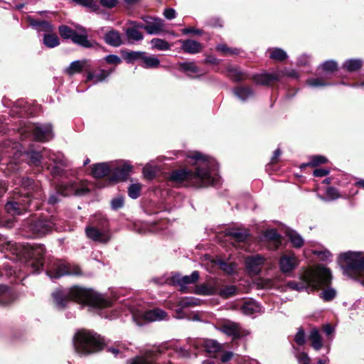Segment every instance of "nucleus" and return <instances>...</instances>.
<instances>
[{
	"mask_svg": "<svg viewBox=\"0 0 364 364\" xmlns=\"http://www.w3.org/2000/svg\"><path fill=\"white\" fill-rule=\"evenodd\" d=\"M187 166L173 171L169 180L194 188L217 186L220 183L219 165L216 160L196 151L186 157Z\"/></svg>",
	"mask_w": 364,
	"mask_h": 364,
	"instance_id": "f257e3e1",
	"label": "nucleus"
},
{
	"mask_svg": "<svg viewBox=\"0 0 364 364\" xmlns=\"http://www.w3.org/2000/svg\"><path fill=\"white\" fill-rule=\"evenodd\" d=\"M52 296L55 305L60 309L64 308L67 303L72 300L87 303L99 308L111 305L110 301L105 299L102 295L77 287L70 289H57L53 291Z\"/></svg>",
	"mask_w": 364,
	"mask_h": 364,
	"instance_id": "f03ea898",
	"label": "nucleus"
},
{
	"mask_svg": "<svg viewBox=\"0 0 364 364\" xmlns=\"http://www.w3.org/2000/svg\"><path fill=\"white\" fill-rule=\"evenodd\" d=\"M12 129L16 132L21 140L32 139L33 140L46 142L54 137L53 126L50 123H33L29 121L19 120Z\"/></svg>",
	"mask_w": 364,
	"mask_h": 364,
	"instance_id": "7ed1b4c3",
	"label": "nucleus"
},
{
	"mask_svg": "<svg viewBox=\"0 0 364 364\" xmlns=\"http://www.w3.org/2000/svg\"><path fill=\"white\" fill-rule=\"evenodd\" d=\"M331 274L328 269L318 264L315 267H310L306 269L301 275L303 284L299 286L296 282H290L289 287L292 289L301 290L311 289V290L318 289L322 287L328 286L331 281Z\"/></svg>",
	"mask_w": 364,
	"mask_h": 364,
	"instance_id": "20e7f679",
	"label": "nucleus"
},
{
	"mask_svg": "<svg viewBox=\"0 0 364 364\" xmlns=\"http://www.w3.org/2000/svg\"><path fill=\"white\" fill-rule=\"evenodd\" d=\"M104 345V339L100 335L87 330L78 331L74 338L75 349L82 355L98 352L102 349Z\"/></svg>",
	"mask_w": 364,
	"mask_h": 364,
	"instance_id": "39448f33",
	"label": "nucleus"
},
{
	"mask_svg": "<svg viewBox=\"0 0 364 364\" xmlns=\"http://www.w3.org/2000/svg\"><path fill=\"white\" fill-rule=\"evenodd\" d=\"M58 219L55 215H42L38 218L26 220L23 224V228L31 237H42L53 230H58Z\"/></svg>",
	"mask_w": 364,
	"mask_h": 364,
	"instance_id": "423d86ee",
	"label": "nucleus"
},
{
	"mask_svg": "<svg viewBox=\"0 0 364 364\" xmlns=\"http://www.w3.org/2000/svg\"><path fill=\"white\" fill-rule=\"evenodd\" d=\"M77 28L79 32L68 26L60 25L58 27V32L63 38L70 39L73 43L85 48H94L98 45L96 41L88 39V34L85 28L79 26Z\"/></svg>",
	"mask_w": 364,
	"mask_h": 364,
	"instance_id": "0eeeda50",
	"label": "nucleus"
},
{
	"mask_svg": "<svg viewBox=\"0 0 364 364\" xmlns=\"http://www.w3.org/2000/svg\"><path fill=\"white\" fill-rule=\"evenodd\" d=\"M252 235L249 229L242 225H236L225 228L222 232H217L216 237L223 246L225 242L221 240L222 237H225V241L234 242H246L250 240Z\"/></svg>",
	"mask_w": 364,
	"mask_h": 364,
	"instance_id": "6e6552de",
	"label": "nucleus"
},
{
	"mask_svg": "<svg viewBox=\"0 0 364 364\" xmlns=\"http://www.w3.org/2000/svg\"><path fill=\"white\" fill-rule=\"evenodd\" d=\"M340 264L356 272L364 271V257L359 252H345L339 257Z\"/></svg>",
	"mask_w": 364,
	"mask_h": 364,
	"instance_id": "1a4fd4ad",
	"label": "nucleus"
},
{
	"mask_svg": "<svg viewBox=\"0 0 364 364\" xmlns=\"http://www.w3.org/2000/svg\"><path fill=\"white\" fill-rule=\"evenodd\" d=\"M85 233L89 239L100 244H107L112 238V233L107 221L102 227H86Z\"/></svg>",
	"mask_w": 364,
	"mask_h": 364,
	"instance_id": "9d476101",
	"label": "nucleus"
},
{
	"mask_svg": "<svg viewBox=\"0 0 364 364\" xmlns=\"http://www.w3.org/2000/svg\"><path fill=\"white\" fill-rule=\"evenodd\" d=\"M62 196H82L90 193V189L84 185H79L75 181L61 183L58 186Z\"/></svg>",
	"mask_w": 364,
	"mask_h": 364,
	"instance_id": "9b49d317",
	"label": "nucleus"
},
{
	"mask_svg": "<svg viewBox=\"0 0 364 364\" xmlns=\"http://www.w3.org/2000/svg\"><path fill=\"white\" fill-rule=\"evenodd\" d=\"M259 241L273 247L276 250L282 244V236L276 228L268 227L259 236Z\"/></svg>",
	"mask_w": 364,
	"mask_h": 364,
	"instance_id": "f8f14e48",
	"label": "nucleus"
},
{
	"mask_svg": "<svg viewBox=\"0 0 364 364\" xmlns=\"http://www.w3.org/2000/svg\"><path fill=\"white\" fill-rule=\"evenodd\" d=\"M166 221L161 218L159 221L144 222L135 224L134 228L136 232L139 234L162 233L166 228Z\"/></svg>",
	"mask_w": 364,
	"mask_h": 364,
	"instance_id": "ddd939ff",
	"label": "nucleus"
},
{
	"mask_svg": "<svg viewBox=\"0 0 364 364\" xmlns=\"http://www.w3.org/2000/svg\"><path fill=\"white\" fill-rule=\"evenodd\" d=\"M141 20L144 22L145 31L149 35L160 33L164 26V21L159 17L151 16H142Z\"/></svg>",
	"mask_w": 364,
	"mask_h": 364,
	"instance_id": "4468645a",
	"label": "nucleus"
},
{
	"mask_svg": "<svg viewBox=\"0 0 364 364\" xmlns=\"http://www.w3.org/2000/svg\"><path fill=\"white\" fill-rule=\"evenodd\" d=\"M92 68V61L89 59L77 60L70 63V65L65 69V73L69 76L75 74L86 73Z\"/></svg>",
	"mask_w": 364,
	"mask_h": 364,
	"instance_id": "2eb2a0df",
	"label": "nucleus"
},
{
	"mask_svg": "<svg viewBox=\"0 0 364 364\" xmlns=\"http://www.w3.org/2000/svg\"><path fill=\"white\" fill-rule=\"evenodd\" d=\"M194 346L196 348L203 347L207 353L213 354L214 357H216L218 353L223 350L224 346V345L211 339H198L194 341Z\"/></svg>",
	"mask_w": 364,
	"mask_h": 364,
	"instance_id": "dca6fc26",
	"label": "nucleus"
},
{
	"mask_svg": "<svg viewBox=\"0 0 364 364\" xmlns=\"http://www.w3.org/2000/svg\"><path fill=\"white\" fill-rule=\"evenodd\" d=\"M233 95L242 103H246L255 96L254 89L248 85H237L232 88Z\"/></svg>",
	"mask_w": 364,
	"mask_h": 364,
	"instance_id": "f3484780",
	"label": "nucleus"
},
{
	"mask_svg": "<svg viewBox=\"0 0 364 364\" xmlns=\"http://www.w3.org/2000/svg\"><path fill=\"white\" fill-rule=\"evenodd\" d=\"M33 112V107L23 99L18 100L11 110L12 115L22 119L32 116Z\"/></svg>",
	"mask_w": 364,
	"mask_h": 364,
	"instance_id": "a211bd4d",
	"label": "nucleus"
},
{
	"mask_svg": "<svg viewBox=\"0 0 364 364\" xmlns=\"http://www.w3.org/2000/svg\"><path fill=\"white\" fill-rule=\"evenodd\" d=\"M220 331L232 336L234 339L240 338L250 333L248 331L242 329L237 323L230 321L223 323L220 326Z\"/></svg>",
	"mask_w": 364,
	"mask_h": 364,
	"instance_id": "6ab92c4d",
	"label": "nucleus"
},
{
	"mask_svg": "<svg viewBox=\"0 0 364 364\" xmlns=\"http://www.w3.org/2000/svg\"><path fill=\"white\" fill-rule=\"evenodd\" d=\"M25 154L28 160V164L30 166H34L36 167L42 166L43 158H47V151L43 148L42 151L35 150L33 146H30L27 151H25Z\"/></svg>",
	"mask_w": 364,
	"mask_h": 364,
	"instance_id": "aec40b11",
	"label": "nucleus"
},
{
	"mask_svg": "<svg viewBox=\"0 0 364 364\" xmlns=\"http://www.w3.org/2000/svg\"><path fill=\"white\" fill-rule=\"evenodd\" d=\"M25 258V262L28 266H31L34 271L39 270L43 265L44 257L40 252H22Z\"/></svg>",
	"mask_w": 364,
	"mask_h": 364,
	"instance_id": "412c9836",
	"label": "nucleus"
},
{
	"mask_svg": "<svg viewBox=\"0 0 364 364\" xmlns=\"http://www.w3.org/2000/svg\"><path fill=\"white\" fill-rule=\"evenodd\" d=\"M264 261V259L259 255L247 257L245 259V265L249 273L252 275L258 274L261 271V267Z\"/></svg>",
	"mask_w": 364,
	"mask_h": 364,
	"instance_id": "4be33fe9",
	"label": "nucleus"
},
{
	"mask_svg": "<svg viewBox=\"0 0 364 364\" xmlns=\"http://www.w3.org/2000/svg\"><path fill=\"white\" fill-rule=\"evenodd\" d=\"M199 278V273L194 271L189 276H181L180 274H175L171 278V282L173 284L179 285L182 290H183L187 285L195 284Z\"/></svg>",
	"mask_w": 364,
	"mask_h": 364,
	"instance_id": "5701e85b",
	"label": "nucleus"
},
{
	"mask_svg": "<svg viewBox=\"0 0 364 364\" xmlns=\"http://www.w3.org/2000/svg\"><path fill=\"white\" fill-rule=\"evenodd\" d=\"M26 19L30 26L38 32L43 31L50 33L54 31V26L48 21L36 19L31 16H27Z\"/></svg>",
	"mask_w": 364,
	"mask_h": 364,
	"instance_id": "b1692460",
	"label": "nucleus"
},
{
	"mask_svg": "<svg viewBox=\"0 0 364 364\" xmlns=\"http://www.w3.org/2000/svg\"><path fill=\"white\" fill-rule=\"evenodd\" d=\"M252 80L259 85H269L272 82L279 81L277 70L272 73L263 72L252 76Z\"/></svg>",
	"mask_w": 364,
	"mask_h": 364,
	"instance_id": "393cba45",
	"label": "nucleus"
},
{
	"mask_svg": "<svg viewBox=\"0 0 364 364\" xmlns=\"http://www.w3.org/2000/svg\"><path fill=\"white\" fill-rule=\"evenodd\" d=\"M114 69H100L98 72L92 71V67L86 75V81H92L94 84L104 82L112 74Z\"/></svg>",
	"mask_w": 364,
	"mask_h": 364,
	"instance_id": "a878e982",
	"label": "nucleus"
},
{
	"mask_svg": "<svg viewBox=\"0 0 364 364\" xmlns=\"http://www.w3.org/2000/svg\"><path fill=\"white\" fill-rule=\"evenodd\" d=\"M181 49L185 53L188 54H197L202 51L203 46V45L192 39L180 40Z\"/></svg>",
	"mask_w": 364,
	"mask_h": 364,
	"instance_id": "bb28decb",
	"label": "nucleus"
},
{
	"mask_svg": "<svg viewBox=\"0 0 364 364\" xmlns=\"http://www.w3.org/2000/svg\"><path fill=\"white\" fill-rule=\"evenodd\" d=\"M299 264V259L294 255H284L279 260L281 271L284 273L290 272Z\"/></svg>",
	"mask_w": 364,
	"mask_h": 364,
	"instance_id": "cd10ccee",
	"label": "nucleus"
},
{
	"mask_svg": "<svg viewBox=\"0 0 364 364\" xmlns=\"http://www.w3.org/2000/svg\"><path fill=\"white\" fill-rule=\"evenodd\" d=\"M227 77L233 82L237 83L250 78L247 72L242 71L237 66L228 65L226 67Z\"/></svg>",
	"mask_w": 364,
	"mask_h": 364,
	"instance_id": "c85d7f7f",
	"label": "nucleus"
},
{
	"mask_svg": "<svg viewBox=\"0 0 364 364\" xmlns=\"http://www.w3.org/2000/svg\"><path fill=\"white\" fill-rule=\"evenodd\" d=\"M237 287L233 285L225 286L220 289L219 290L215 289V288H206L205 287L203 290L202 293L203 294H218L220 296L223 298H229L236 294Z\"/></svg>",
	"mask_w": 364,
	"mask_h": 364,
	"instance_id": "c756f323",
	"label": "nucleus"
},
{
	"mask_svg": "<svg viewBox=\"0 0 364 364\" xmlns=\"http://www.w3.org/2000/svg\"><path fill=\"white\" fill-rule=\"evenodd\" d=\"M338 68V63L334 60H328L322 63L317 69L318 75H323L326 79H330L331 75Z\"/></svg>",
	"mask_w": 364,
	"mask_h": 364,
	"instance_id": "7c9ffc66",
	"label": "nucleus"
},
{
	"mask_svg": "<svg viewBox=\"0 0 364 364\" xmlns=\"http://www.w3.org/2000/svg\"><path fill=\"white\" fill-rule=\"evenodd\" d=\"M132 169V166L128 163L124 164L122 166L117 167L114 169L113 174L109 178V181H125L130 171Z\"/></svg>",
	"mask_w": 364,
	"mask_h": 364,
	"instance_id": "2f4dec72",
	"label": "nucleus"
},
{
	"mask_svg": "<svg viewBox=\"0 0 364 364\" xmlns=\"http://www.w3.org/2000/svg\"><path fill=\"white\" fill-rule=\"evenodd\" d=\"M90 168L91 174L95 178H103L111 173V168L107 162L94 164Z\"/></svg>",
	"mask_w": 364,
	"mask_h": 364,
	"instance_id": "473e14b6",
	"label": "nucleus"
},
{
	"mask_svg": "<svg viewBox=\"0 0 364 364\" xmlns=\"http://www.w3.org/2000/svg\"><path fill=\"white\" fill-rule=\"evenodd\" d=\"M103 39L107 45L112 47H119L123 43L121 33L114 29L107 31Z\"/></svg>",
	"mask_w": 364,
	"mask_h": 364,
	"instance_id": "72a5a7b5",
	"label": "nucleus"
},
{
	"mask_svg": "<svg viewBox=\"0 0 364 364\" xmlns=\"http://www.w3.org/2000/svg\"><path fill=\"white\" fill-rule=\"evenodd\" d=\"M284 233L294 248L300 249L302 247L304 240L299 232L289 228H286Z\"/></svg>",
	"mask_w": 364,
	"mask_h": 364,
	"instance_id": "f704fd0d",
	"label": "nucleus"
},
{
	"mask_svg": "<svg viewBox=\"0 0 364 364\" xmlns=\"http://www.w3.org/2000/svg\"><path fill=\"white\" fill-rule=\"evenodd\" d=\"M319 76L316 77L309 78L306 83L309 87L312 88H318L321 87L333 86L338 85L337 83L329 82L323 75H318Z\"/></svg>",
	"mask_w": 364,
	"mask_h": 364,
	"instance_id": "c9c22d12",
	"label": "nucleus"
},
{
	"mask_svg": "<svg viewBox=\"0 0 364 364\" xmlns=\"http://www.w3.org/2000/svg\"><path fill=\"white\" fill-rule=\"evenodd\" d=\"M166 313L159 309L147 311L143 314V318L147 321H156L158 320H162L166 318Z\"/></svg>",
	"mask_w": 364,
	"mask_h": 364,
	"instance_id": "e433bc0d",
	"label": "nucleus"
},
{
	"mask_svg": "<svg viewBox=\"0 0 364 364\" xmlns=\"http://www.w3.org/2000/svg\"><path fill=\"white\" fill-rule=\"evenodd\" d=\"M160 65L159 59L153 55H147L146 52H144V55L142 56L141 66L144 68H156Z\"/></svg>",
	"mask_w": 364,
	"mask_h": 364,
	"instance_id": "4c0bfd02",
	"label": "nucleus"
},
{
	"mask_svg": "<svg viewBox=\"0 0 364 364\" xmlns=\"http://www.w3.org/2000/svg\"><path fill=\"white\" fill-rule=\"evenodd\" d=\"M363 66V61L360 59H348L345 60L341 66V69L348 72H356Z\"/></svg>",
	"mask_w": 364,
	"mask_h": 364,
	"instance_id": "58836bf2",
	"label": "nucleus"
},
{
	"mask_svg": "<svg viewBox=\"0 0 364 364\" xmlns=\"http://www.w3.org/2000/svg\"><path fill=\"white\" fill-rule=\"evenodd\" d=\"M178 70L186 73L188 77H191L190 73L198 74L200 73V68L194 62H181L178 63Z\"/></svg>",
	"mask_w": 364,
	"mask_h": 364,
	"instance_id": "ea45409f",
	"label": "nucleus"
},
{
	"mask_svg": "<svg viewBox=\"0 0 364 364\" xmlns=\"http://www.w3.org/2000/svg\"><path fill=\"white\" fill-rule=\"evenodd\" d=\"M309 339L311 342L312 347L316 350H318L323 347V341L321 336L316 328L311 330Z\"/></svg>",
	"mask_w": 364,
	"mask_h": 364,
	"instance_id": "a19ab883",
	"label": "nucleus"
},
{
	"mask_svg": "<svg viewBox=\"0 0 364 364\" xmlns=\"http://www.w3.org/2000/svg\"><path fill=\"white\" fill-rule=\"evenodd\" d=\"M70 264L66 262H60L56 264L55 267V272L51 271L48 272V274L50 278H58L60 277L67 275L68 272L65 270H68Z\"/></svg>",
	"mask_w": 364,
	"mask_h": 364,
	"instance_id": "79ce46f5",
	"label": "nucleus"
},
{
	"mask_svg": "<svg viewBox=\"0 0 364 364\" xmlns=\"http://www.w3.org/2000/svg\"><path fill=\"white\" fill-rule=\"evenodd\" d=\"M279 81L284 77H287L291 79L298 80L300 78V73L295 69L284 68L283 69L277 70Z\"/></svg>",
	"mask_w": 364,
	"mask_h": 364,
	"instance_id": "37998d69",
	"label": "nucleus"
},
{
	"mask_svg": "<svg viewBox=\"0 0 364 364\" xmlns=\"http://www.w3.org/2000/svg\"><path fill=\"white\" fill-rule=\"evenodd\" d=\"M269 58L276 61H284L288 58L287 52L281 48H269Z\"/></svg>",
	"mask_w": 364,
	"mask_h": 364,
	"instance_id": "c03bdc74",
	"label": "nucleus"
},
{
	"mask_svg": "<svg viewBox=\"0 0 364 364\" xmlns=\"http://www.w3.org/2000/svg\"><path fill=\"white\" fill-rule=\"evenodd\" d=\"M218 52L223 53L224 55H237L242 53V50L237 48H230L226 44L220 43L215 47Z\"/></svg>",
	"mask_w": 364,
	"mask_h": 364,
	"instance_id": "a18cd8bd",
	"label": "nucleus"
},
{
	"mask_svg": "<svg viewBox=\"0 0 364 364\" xmlns=\"http://www.w3.org/2000/svg\"><path fill=\"white\" fill-rule=\"evenodd\" d=\"M47 158L53 161V164L68 166V161L64 155L60 152L47 151Z\"/></svg>",
	"mask_w": 364,
	"mask_h": 364,
	"instance_id": "49530a36",
	"label": "nucleus"
},
{
	"mask_svg": "<svg viewBox=\"0 0 364 364\" xmlns=\"http://www.w3.org/2000/svg\"><path fill=\"white\" fill-rule=\"evenodd\" d=\"M143 51H123L122 56L127 63H134L136 61L141 62Z\"/></svg>",
	"mask_w": 364,
	"mask_h": 364,
	"instance_id": "de8ad7c7",
	"label": "nucleus"
},
{
	"mask_svg": "<svg viewBox=\"0 0 364 364\" xmlns=\"http://www.w3.org/2000/svg\"><path fill=\"white\" fill-rule=\"evenodd\" d=\"M43 43L47 48H53L60 45V39L56 34L46 33L43 35Z\"/></svg>",
	"mask_w": 364,
	"mask_h": 364,
	"instance_id": "09e8293b",
	"label": "nucleus"
},
{
	"mask_svg": "<svg viewBox=\"0 0 364 364\" xmlns=\"http://www.w3.org/2000/svg\"><path fill=\"white\" fill-rule=\"evenodd\" d=\"M21 144L18 141L11 139H7L3 141L1 144V148L6 154H9L10 150L18 151Z\"/></svg>",
	"mask_w": 364,
	"mask_h": 364,
	"instance_id": "8fccbe9b",
	"label": "nucleus"
},
{
	"mask_svg": "<svg viewBox=\"0 0 364 364\" xmlns=\"http://www.w3.org/2000/svg\"><path fill=\"white\" fill-rule=\"evenodd\" d=\"M125 35L130 42L140 41L144 38V35L141 31L130 27L125 29Z\"/></svg>",
	"mask_w": 364,
	"mask_h": 364,
	"instance_id": "3c124183",
	"label": "nucleus"
},
{
	"mask_svg": "<svg viewBox=\"0 0 364 364\" xmlns=\"http://www.w3.org/2000/svg\"><path fill=\"white\" fill-rule=\"evenodd\" d=\"M24 208L16 201H9L5 205L6 211L13 215H21Z\"/></svg>",
	"mask_w": 364,
	"mask_h": 364,
	"instance_id": "603ef678",
	"label": "nucleus"
},
{
	"mask_svg": "<svg viewBox=\"0 0 364 364\" xmlns=\"http://www.w3.org/2000/svg\"><path fill=\"white\" fill-rule=\"evenodd\" d=\"M151 44L152 49L158 50H168L170 49V45L168 42L164 39L157 38H153L151 41Z\"/></svg>",
	"mask_w": 364,
	"mask_h": 364,
	"instance_id": "864d4df0",
	"label": "nucleus"
},
{
	"mask_svg": "<svg viewBox=\"0 0 364 364\" xmlns=\"http://www.w3.org/2000/svg\"><path fill=\"white\" fill-rule=\"evenodd\" d=\"M77 4L91 9L97 12L100 9V6L95 0H73Z\"/></svg>",
	"mask_w": 364,
	"mask_h": 364,
	"instance_id": "5fc2aeb1",
	"label": "nucleus"
},
{
	"mask_svg": "<svg viewBox=\"0 0 364 364\" xmlns=\"http://www.w3.org/2000/svg\"><path fill=\"white\" fill-rule=\"evenodd\" d=\"M141 185L139 183H132L128 188V196L132 199H136L140 196Z\"/></svg>",
	"mask_w": 364,
	"mask_h": 364,
	"instance_id": "6e6d98bb",
	"label": "nucleus"
},
{
	"mask_svg": "<svg viewBox=\"0 0 364 364\" xmlns=\"http://www.w3.org/2000/svg\"><path fill=\"white\" fill-rule=\"evenodd\" d=\"M67 166H60L58 164H53L49 166L48 168L50 169V173L54 176H63L65 173V171L64 169Z\"/></svg>",
	"mask_w": 364,
	"mask_h": 364,
	"instance_id": "4d7b16f0",
	"label": "nucleus"
},
{
	"mask_svg": "<svg viewBox=\"0 0 364 364\" xmlns=\"http://www.w3.org/2000/svg\"><path fill=\"white\" fill-rule=\"evenodd\" d=\"M326 195L328 202L341 198L338 190L335 187H328L326 191Z\"/></svg>",
	"mask_w": 364,
	"mask_h": 364,
	"instance_id": "13d9d810",
	"label": "nucleus"
},
{
	"mask_svg": "<svg viewBox=\"0 0 364 364\" xmlns=\"http://www.w3.org/2000/svg\"><path fill=\"white\" fill-rule=\"evenodd\" d=\"M327 161L326 157L321 155H314L310 158L309 164L311 166H317L320 164H326Z\"/></svg>",
	"mask_w": 364,
	"mask_h": 364,
	"instance_id": "bf43d9fd",
	"label": "nucleus"
},
{
	"mask_svg": "<svg viewBox=\"0 0 364 364\" xmlns=\"http://www.w3.org/2000/svg\"><path fill=\"white\" fill-rule=\"evenodd\" d=\"M19 183L22 187L28 190H33L36 186L34 180L29 177H22Z\"/></svg>",
	"mask_w": 364,
	"mask_h": 364,
	"instance_id": "052dcab7",
	"label": "nucleus"
},
{
	"mask_svg": "<svg viewBox=\"0 0 364 364\" xmlns=\"http://www.w3.org/2000/svg\"><path fill=\"white\" fill-rule=\"evenodd\" d=\"M242 309L244 314L251 315L258 310V306L255 303L247 302L243 305Z\"/></svg>",
	"mask_w": 364,
	"mask_h": 364,
	"instance_id": "680f3d73",
	"label": "nucleus"
},
{
	"mask_svg": "<svg viewBox=\"0 0 364 364\" xmlns=\"http://www.w3.org/2000/svg\"><path fill=\"white\" fill-rule=\"evenodd\" d=\"M132 364H153L152 354L149 353L145 356L137 357Z\"/></svg>",
	"mask_w": 364,
	"mask_h": 364,
	"instance_id": "e2e57ef3",
	"label": "nucleus"
},
{
	"mask_svg": "<svg viewBox=\"0 0 364 364\" xmlns=\"http://www.w3.org/2000/svg\"><path fill=\"white\" fill-rule=\"evenodd\" d=\"M336 291L333 289L328 288V289L323 290V291L321 293L320 296L324 301H328L332 300L336 296Z\"/></svg>",
	"mask_w": 364,
	"mask_h": 364,
	"instance_id": "0e129e2a",
	"label": "nucleus"
},
{
	"mask_svg": "<svg viewBox=\"0 0 364 364\" xmlns=\"http://www.w3.org/2000/svg\"><path fill=\"white\" fill-rule=\"evenodd\" d=\"M124 205V198L122 196H117L111 200V208L114 210L122 208Z\"/></svg>",
	"mask_w": 364,
	"mask_h": 364,
	"instance_id": "69168bd1",
	"label": "nucleus"
},
{
	"mask_svg": "<svg viewBox=\"0 0 364 364\" xmlns=\"http://www.w3.org/2000/svg\"><path fill=\"white\" fill-rule=\"evenodd\" d=\"M311 61V55L304 53L298 57L296 60L297 66H306L309 65Z\"/></svg>",
	"mask_w": 364,
	"mask_h": 364,
	"instance_id": "338daca9",
	"label": "nucleus"
},
{
	"mask_svg": "<svg viewBox=\"0 0 364 364\" xmlns=\"http://www.w3.org/2000/svg\"><path fill=\"white\" fill-rule=\"evenodd\" d=\"M105 60L110 65H117L122 63V59L117 55L109 54L105 57Z\"/></svg>",
	"mask_w": 364,
	"mask_h": 364,
	"instance_id": "774afa93",
	"label": "nucleus"
}]
</instances>
